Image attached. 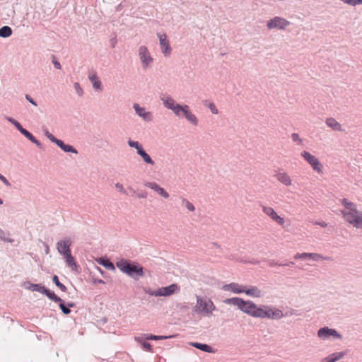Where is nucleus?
I'll use <instances>...</instances> for the list:
<instances>
[{"label": "nucleus", "mask_w": 362, "mask_h": 362, "mask_svg": "<svg viewBox=\"0 0 362 362\" xmlns=\"http://www.w3.org/2000/svg\"><path fill=\"white\" fill-rule=\"evenodd\" d=\"M341 204L344 209L340 211L344 221L356 228H362V211L347 199H343Z\"/></svg>", "instance_id": "1"}, {"label": "nucleus", "mask_w": 362, "mask_h": 362, "mask_svg": "<svg viewBox=\"0 0 362 362\" xmlns=\"http://www.w3.org/2000/svg\"><path fill=\"white\" fill-rule=\"evenodd\" d=\"M325 123L333 131H335V132L344 131L341 124L332 117L327 118L325 121Z\"/></svg>", "instance_id": "18"}, {"label": "nucleus", "mask_w": 362, "mask_h": 362, "mask_svg": "<svg viewBox=\"0 0 362 362\" xmlns=\"http://www.w3.org/2000/svg\"><path fill=\"white\" fill-rule=\"evenodd\" d=\"M116 265L123 273L133 278L144 275L143 267L137 263L121 259L116 263Z\"/></svg>", "instance_id": "4"}, {"label": "nucleus", "mask_w": 362, "mask_h": 362, "mask_svg": "<svg viewBox=\"0 0 362 362\" xmlns=\"http://www.w3.org/2000/svg\"><path fill=\"white\" fill-rule=\"evenodd\" d=\"M8 121H9L10 122H11L13 125H15V127H16L18 130H20V129L22 127V126L21 125V124H20L18 122H17L16 120H15L14 119H13V118H8Z\"/></svg>", "instance_id": "45"}, {"label": "nucleus", "mask_w": 362, "mask_h": 362, "mask_svg": "<svg viewBox=\"0 0 362 362\" xmlns=\"http://www.w3.org/2000/svg\"><path fill=\"white\" fill-rule=\"evenodd\" d=\"M3 204V201L0 199V205Z\"/></svg>", "instance_id": "58"}, {"label": "nucleus", "mask_w": 362, "mask_h": 362, "mask_svg": "<svg viewBox=\"0 0 362 362\" xmlns=\"http://www.w3.org/2000/svg\"><path fill=\"white\" fill-rule=\"evenodd\" d=\"M45 135L52 142L55 143L57 145V142L59 141V139H56L51 133L48 131H46Z\"/></svg>", "instance_id": "40"}, {"label": "nucleus", "mask_w": 362, "mask_h": 362, "mask_svg": "<svg viewBox=\"0 0 362 362\" xmlns=\"http://www.w3.org/2000/svg\"><path fill=\"white\" fill-rule=\"evenodd\" d=\"M145 186L152 189L155 192H156L159 195L165 199L169 198L170 195L168 192L160 185H158L156 182H147L145 184Z\"/></svg>", "instance_id": "13"}, {"label": "nucleus", "mask_w": 362, "mask_h": 362, "mask_svg": "<svg viewBox=\"0 0 362 362\" xmlns=\"http://www.w3.org/2000/svg\"><path fill=\"white\" fill-rule=\"evenodd\" d=\"M345 356V353L343 351L341 352H334L327 357L323 358L322 362H336L341 358H343Z\"/></svg>", "instance_id": "21"}, {"label": "nucleus", "mask_w": 362, "mask_h": 362, "mask_svg": "<svg viewBox=\"0 0 362 362\" xmlns=\"http://www.w3.org/2000/svg\"><path fill=\"white\" fill-rule=\"evenodd\" d=\"M342 1L351 6L362 4V0H342Z\"/></svg>", "instance_id": "38"}, {"label": "nucleus", "mask_w": 362, "mask_h": 362, "mask_svg": "<svg viewBox=\"0 0 362 362\" xmlns=\"http://www.w3.org/2000/svg\"><path fill=\"white\" fill-rule=\"evenodd\" d=\"M318 337L323 340H341L342 336L335 329L324 327L318 330Z\"/></svg>", "instance_id": "7"}, {"label": "nucleus", "mask_w": 362, "mask_h": 362, "mask_svg": "<svg viewBox=\"0 0 362 362\" xmlns=\"http://www.w3.org/2000/svg\"><path fill=\"white\" fill-rule=\"evenodd\" d=\"M245 286L239 285L237 283H230L223 286L224 291H231L234 293H242L244 292Z\"/></svg>", "instance_id": "16"}, {"label": "nucleus", "mask_w": 362, "mask_h": 362, "mask_svg": "<svg viewBox=\"0 0 362 362\" xmlns=\"http://www.w3.org/2000/svg\"><path fill=\"white\" fill-rule=\"evenodd\" d=\"M291 138L294 142H298V144L302 143V140L300 139L299 135L296 133H293L291 134Z\"/></svg>", "instance_id": "44"}, {"label": "nucleus", "mask_w": 362, "mask_h": 362, "mask_svg": "<svg viewBox=\"0 0 362 362\" xmlns=\"http://www.w3.org/2000/svg\"><path fill=\"white\" fill-rule=\"evenodd\" d=\"M57 146H59L65 152H72L77 153V151L73 146L64 144L62 140L57 142Z\"/></svg>", "instance_id": "25"}, {"label": "nucleus", "mask_w": 362, "mask_h": 362, "mask_svg": "<svg viewBox=\"0 0 362 362\" xmlns=\"http://www.w3.org/2000/svg\"><path fill=\"white\" fill-rule=\"evenodd\" d=\"M26 98L27 100H28L31 103H33V105H36V103L33 101V100L32 98H30L29 96H26Z\"/></svg>", "instance_id": "52"}, {"label": "nucleus", "mask_w": 362, "mask_h": 362, "mask_svg": "<svg viewBox=\"0 0 362 362\" xmlns=\"http://www.w3.org/2000/svg\"><path fill=\"white\" fill-rule=\"evenodd\" d=\"M31 133H30L29 132H28L27 135H25V136L28 139L29 136H30Z\"/></svg>", "instance_id": "55"}, {"label": "nucleus", "mask_w": 362, "mask_h": 362, "mask_svg": "<svg viewBox=\"0 0 362 362\" xmlns=\"http://www.w3.org/2000/svg\"><path fill=\"white\" fill-rule=\"evenodd\" d=\"M19 131H20V132H21L22 134H23L24 136L27 135V134H28V131H27L25 129H24V128H23V127H21V128L20 129V130H19Z\"/></svg>", "instance_id": "50"}, {"label": "nucleus", "mask_w": 362, "mask_h": 362, "mask_svg": "<svg viewBox=\"0 0 362 362\" xmlns=\"http://www.w3.org/2000/svg\"><path fill=\"white\" fill-rule=\"evenodd\" d=\"M144 291L148 296L159 297L158 288L153 290L152 288H148L144 289Z\"/></svg>", "instance_id": "36"}, {"label": "nucleus", "mask_w": 362, "mask_h": 362, "mask_svg": "<svg viewBox=\"0 0 362 362\" xmlns=\"http://www.w3.org/2000/svg\"><path fill=\"white\" fill-rule=\"evenodd\" d=\"M49 299L54 302H62V299L58 297L54 292L45 288L44 293Z\"/></svg>", "instance_id": "26"}, {"label": "nucleus", "mask_w": 362, "mask_h": 362, "mask_svg": "<svg viewBox=\"0 0 362 362\" xmlns=\"http://www.w3.org/2000/svg\"><path fill=\"white\" fill-rule=\"evenodd\" d=\"M277 180L285 186H291L292 185V180L290 175L285 172H279L275 175Z\"/></svg>", "instance_id": "15"}, {"label": "nucleus", "mask_w": 362, "mask_h": 362, "mask_svg": "<svg viewBox=\"0 0 362 362\" xmlns=\"http://www.w3.org/2000/svg\"><path fill=\"white\" fill-rule=\"evenodd\" d=\"M191 345L193 346L194 347H196V348H197L200 350H202L204 351H206V352H209V353L213 352L212 348L207 344L194 342V343H192Z\"/></svg>", "instance_id": "27"}, {"label": "nucleus", "mask_w": 362, "mask_h": 362, "mask_svg": "<svg viewBox=\"0 0 362 362\" xmlns=\"http://www.w3.org/2000/svg\"><path fill=\"white\" fill-rule=\"evenodd\" d=\"M204 105L208 107L213 114H218V110L213 103H210L207 100L204 102Z\"/></svg>", "instance_id": "35"}, {"label": "nucleus", "mask_w": 362, "mask_h": 362, "mask_svg": "<svg viewBox=\"0 0 362 362\" xmlns=\"http://www.w3.org/2000/svg\"><path fill=\"white\" fill-rule=\"evenodd\" d=\"M215 310L216 306L210 299L197 298V303L194 308L195 313L204 316H210Z\"/></svg>", "instance_id": "5"}, {"label": "nucleus", "mask_w": 362, "mask_h": 362, "mask_svg": "<svg viewBox=\"0 0 362 362\" xmlns=\"http://www.w3.org/2000/svg\"><path fill=\"white\" fill-rule=\"evenodd\" d=\"M134 108L136 114H138L144 119L147 121H151L152 119L151 113L150 112H146L144 107H141L138 104H134Z\"/></svg>", "instance_id": "17"}, {"label": "nucleus", "mask_w": 362, "mask_h": 362, "mask_svg": "<svg viewBox=\"0 0 362 362\" xmlns=\"http://www.w3.org/2000/svg\"><path fill=\"white\" fill-rule=\"evenodd\" d=\"M53 282L56 284V286L62 291L65 292L66 291V287L59 282V278L57 276L54 275L52 278Z\"/></svg>", "instance_id": "32"}, {"label": "nucleus", "mask_w": 362, "mask_h": 362, "mask_svg": "<svg viewBox=\"0 0 362 362\" xmlns=\"http://www.w3.org/2000/svg\"><path fill=\"white\" fill-rule=\"evenodd\" d=\"M243 293L253 298H259L262 296V291L257 286H251L248 288L245 286Z\"/></svg>", "instance_id": "20"}, {"label": "nucleus", "mask_w": 362, "mask_h": 362, "mask_svg": "<svg viewBox=\"0 0 362 362\" xmlns=\"http://www.w3.org/2000/svg\"><path fill=\"white\" fill-rule=\"evenodd\" d=\"M67 305L69 308H72L74 306V304L73 303H68Z\"/></svg>", "instance_id": "54"}, {"label": "nucleus", "mask_w": 362, "mask_h": 362, "mask_svg": "<svg viewBox=\"0 0 362 362\" xmlns=\"http://www.w3.org/2000/svg\"><path fill=\"white\" fill-rule=\"evenodd\" d=\"M180 286L176 284L158 288L159 297H168L180 291Z\"/></svg>", "instance_id": "9"}, {"label": "nucleus", "mask_w": 362, "mask_h": 362, "mask_svg": "<svg viewBox=\"0 0 362 362\" xmlns=\"http://www.w3.org/2000/svg\"><path fill=\"white\" fill-rule=\"evenodd\" d=\"M64 258L69 267H71L73 269H75L77 267L75 259L71 255V253L64 257Z\"/></svg>", "instance_id": "29"}, {"label": "nucleus", "mask_w": 362, "mask_h": 362, "mask_svg": "<svg viewBox=\"0 0 362 362\" xmlns=\"http://www.w3.org/2000/svg\"><path fill=\"white\" fill-rule=\"evenodd\" d=\"M317 258H318V259H320H320H325V258H324L323 257H321V256H320V255H318V256H317Z\"/></svg>", "instance_id": "57"}, {"label": "nucleus", "mask_w": 362, "mask_h": 362, "mask_svg": "<svg viewBox=\"0 0 362 362\" xmlns=\"http://www.w3.org/2000/svg\"><path fill=\"white\" fill-rule=\"evenodd\" d=\"M262 210L264 213L270 217L274 221L276 222L281 226L284 224V219L279 216L272 207L263 206Z\"/></svg>", "instance_id": "12"}, {"label": "nucleus", "mask_w": 362, "mask_h": 362, "mask_svg": "<svg viewBox=\"0 0 362 362\" xmlns=\"http://www.w3.org/2000/svg\"><path fill=\"white\" fill-rule=\"evenodd\" d=\"M115 187L116 189L120 192L121 193H123V194H125L126 193V191L123 187V185L119 182L116 183L115 184Z\"/></svg>", "instance_id": "46"}, {"label": "nucleus", "mask_w": 362, "mask_h": 362, "mask_svg": "<svg viewBox=\"0 0 362 362\" xmlns=\"http://www.w3.org/2000/svg\"><path fill=\"white\" fill-rule=\"evenodd\" d=\"M45 135L52 142L55 143L57 145V142L59 141V139H56L51 133L48 131H46Z\"/></svg>", "instance_id": "41"}, {"label": "nucleus", "mask_w": 362, "mask_h": 362, "mask_svg": "<svg viewBox=\"0 0 362 362\" xmlns=\"http://www.w3.org/2000/svg\"><path fill=\"white\" fill-rule=\"evenodd\" d=\"M28 288L33 291H38L43 293L45 288L40 284H30Z\"/></svg>", "instance_id": "31"}, {"label": "nucleus", "mask_w": 362, "mask_h": 362, "mask_svg": "<svg viewBox=\"0 0 362 362\" xmlns=\"http://www.w3.org/2000/svg\"><path fill=\"white\" fill-rule=\"evenodd\" d=\"M159 38V42L162 53L165 57H169L172 52V48L170 45L169 40H168L167 35L165 33L158 34Z\"/></svg>", "instance_id": "8"}, {"label": "nucleus", "mask_w": 362, "mask_h": 362, "mask_svg": "<svg viewBox=\"0 0 362 362\" xmlns=\"http://www.w3.org/2000/svg\"><path fill=\"white\" fill-rule=\"evenodd\" d=\"M226 304L237 306L242 312L252 317H258L259 307L251 300H244L238 297L228 298L223 300Z\"/></svg>", "instance_id": "3"}, {"label": "nucleus", "mask_w": 362, "mask_h": 362, "mask_svg": "<svg viewBox=\"0 0 362 362\" xmlns=\"http://www.w3.org/2000/svg\"><path fill=\"white\" fill-rule=\"evenodd\" d=\"M97 262L99 264L103 265V267H105L106 269H107L109 270H114L115 269L114 264L110 260H108L107 259L99 258V259H97Z\"/></svg>", "instance_id": "24"}, {"label": "nucleus", "mask_w": 362, "mask_h": 362, "mask_svg": "<svg viewBox=\"0 0 362 362\" xmlns=\"http://www.w3.org/2000/svg\"><path fill=\"white\" fill-rule=\"evenodd\" d=\"M320 165H320V163L318 162V168H317L318 173L320 171Z\"/></svg>", "instance_id": "56"}, {"label": "nucleus", "mask_w": 362, "mask_h": 362, "mask_svg": "<svg viewBox=\"0 0 362 362\" xmlns=\"http://www.w3.org/2000/svg\"><path fill=\"white\" fill-rule=\"evenodd\" d=\"M12 34V30L8 26H4L0 28V36L3 37H9Z\"/></svg>", "instance_id": "30"}, {"label": "nucleus", "mask_w": 362, "mask_h": 362, "mask_svg": "<svg viewBox=\"0 0 362 362\" xmlns=\"http://www.w3.org/2000/svg\"><path fill=\"white\" fill-rule=\"evenodd\" d=\"M0 180H1L6 186L11 185L8 180L2 175H0Z\"/></svg>", "instance_id": "49"}, {"label": "nucleus", "mask_w": 362, "mask_h": 362, "mask_svg": "<svg viewBox=\"0 0 362 362\" xmlns=\"http://www.w3.org/2000/svg\"><path fill=\"white\" fill-rule=\"evenodd\" d=\"M316 255L315 253H297L294 255V259L296 260L300 259L303 261H315Z\"/></svg>", "instance_id": "19"}, {"label": "nucleus", "mask_w": 362, "mask_h": 362, "mask_svg": "<svg viewBox=\"0 0 362 362\" xmlns=\"http://www.w3.org/2000/svg\"><path fill=\"white\" fill-rule=\"evenodd\" d=\"M74 88H75V89H76V92L78 93V94L79 95H82V93H83V90H82V88H81V86H80V85H79V83H74Z\"/></svg>", "instance_id": "48"}, {"label": "nucleus", "mask_w": 362, "mask_h": 362, "mask_svg": "<svg viewBox=\"0 0 362 362\" xmlns=\"http://www.w3.org/2000/svg\"><path fill=\"white\" fill-rule=\"evenodd\" d=\"M135 340L138 342H141V337H135Z\"/></svg>", "instance_id": "53"}, {"label": "nucleus", "mask_w": 362, "mask_h": 362, "mask_svg": "<svg viewBox=\"0 0 362 362\" xmlns=\"http://www.w3.org/2000/svg\"><path fill=\"white\" fill-rule=\"evenodd\" d=\"M138 154L141 156L144 160L148 164L154 165V161L151 159L148 153H146L144 149L139 151Z\"/></svg>", "instance_id": "28"}, {"label": "nucleus", "mask_w": 362, "mask_h": 362, "mask_svg": "<svg viewBox=\"0 0 362 362\" xmlns=\"http://www.w3.org/2000/svg\"><path fill=\"white\" fill-rule=\"evenodd\" d=\"M289 25V22L284 18L280 17H275L267 23L269 29L280 28L284 29Z\"/></svg>", "instance_id": "11"}, {"label": "nucleus", "mask_w": 362, "mask_h": 362, "mask_svg": "<svg viewBox=\"0 0 362 362\" xmlns=\"http://www.w3.org/2000/svg\"><path fill=\"white\" fill-rule=\"evenodd\" d=\"M142 347L148 351H152V346L149 343L142 342Z\"/></svg>", "instance_id": "47"}, {"label": "nucleus", "mask_w": 362, "mask_h": 362, "mask_svg": "<svg viewBox=\"0 0 362 362\" xmlns=\"http://www.w3.org/2000/svg\"><path fill=\"white\" fill-rule=\"evenodd\" d=\"M170 337H171L148 334V335H146L144 338L147 340H161V339H165L170 338Z\"/></svg>", "instance_id": "33"}, {"label": "nucleus", "mask_w": 362, "mask_h": 362, "mask_svg": "<svg viewBox=\"0 0 362 362\" xmlns=\"http://www.w3.org/2000/svg\"><path fill=\"white\" fill-rule=\"evenodd\" d=\"M89 79L91 81V83H93V86L95 90H100L102 89L101 82L96 74H95V73L90 74L89 75Z\"/></svg>", "instance_id": "23"}, {"label": "nucleus", "mask_w": 362, "mask_h": 362, "mask_svg": "<svg viewBox=\"0 0 362 362\" xmlns=\"http://www.w3.org/2000/svg\"><path fill=\"white\" fill-rule=\"evenodd\" d=\"M302 156L312 165L314 170H317V159L314 156L307 151H303L302 153Z\"/></svg>", "instance_id": "22"}, {"label": "nucleus", "mask_w": 362, "mask_h": 362, "mask_svg": "<svg viewBox=\"0 0 362 362\" xmlns=\"http://www.w3.org/2000/svg\"><path fill=\"white\" fill-rule=\"evenodd\" d=\"M182 203L189 211H194L195 210V207L193 204L189 202L187 199H182Z\"/></svg>", "instance_id": "34"}, {"label": "nucleus", "mask_w": 362, "mask_h": 362, "mask_svg": "<svg viewBox=\"0 0 362 362\" xmlns=\"http://www.w3.org/2000/svg\"><path fill=\"white\" fill-rule=\"evenodd\" d=\"M284 316L283 312L276 308L269 305L259 307V312L258 317L259 318H270L273 320H279Z\"/></svg>", "instance_id": "6"}, {"label": "nucleus", "mask_w": 362, "mask_h": 362, "mask_svg": "<svg viewBox=\"0 0 362 362\" xmlns=\"http://www.w3.org/2000/svg\"><path fill=\"white\" fill-rule=\"evenodd\" d=\"M29 139L31 142L34 143L35 144H36L37 146L39 147H42V145H41V143L37 140L33 136V134H31L30 136H29V138L28 139Z\"/></svg>", "instance_id": "43"}, {"label": "nucleus", "mask_w": 362, "mask_h": 362, "mask_svg": "<svg viewBox=\"0 0 362 362\" xmlns=\"http://www.w3.org/2000/svg\"><path fill=\"white\" fill-rule=\"evenodd\" d=\"M59 307L62 309L63 313L65 315H69L71 313V310L69 308L65 306L63 300H62V302H59Z\"/></svg>", "instance_id": "39"}, {"label": "nucleus", "mask_w": 362, "mask_h": 362, "mask_svg": "<svg viewBox=\"0 0 362 362\" xmlns=\"http://www.w3.org/2000/svg\"><path fill=\"white\" fill-rule=\"evenodd\" d=\"M54 66L57 69H61V65H60V63L58 62H54Z\"/></svg>", "instance_id": "51"}, {"label": "nucleus", "mask_w": 362, "mask_h": 362, "mask_svg": "<svg viewBox=\"0 0 362 362\" xmlns=\"http://www.w3.org/2000/svg\"><path fill=\"white\" fill-rule=\"evenodd\" d=\"M160 99L163 101L165 107L171 110L175 115L180 116L182 113L189 122L195 126L197 125L198 119L197 117L190 111L189 107L188 105H180L170 96L163 95Z\"/></svg>", "instance_id": "2"}, {"label": "nucleus", "mask_w": 362, "mask_h": 362, "mask_svg": "<svg viewBox=\"0 0 362 362\" xmlns=\"http://www.w3.org/2000/svg\"><path fill=\"white\" fill-rule=\"evenodd\" d=\"M139 55L144 68L148 67L152 63L153 58L151 57V54L146 47H140Z\"/></svg>", "instance_id": "10"}, {"label": "nucleus", "mask_w": 362, "mask_h": 362, "mask_svg": "<svg viewBox=\"0 0 362 362\" xmlns=\"http://www.w3.org/2000/svg\"><path fill=\"white\" fill-rule=\"evenodd\" d=\"M45 135L52 142L55 143L57 145V142L59 141V139H56L51 133L48 131H46Z\"/></svg>", "instance_id": "42"}, {"label": "nucleus", "mask_w": 362, "mask_h": 362, "mask_svg": "<svg viewBox=\"0 0 362 362\" xmlns=\"http://www.w3.org/2000/svg\"><path fill=\"white\" fill-rule=\"evenodd\" d=\"M70 240H61L57 243V250L64 257L71 254Z\"/></svg>", "instance_id": "14"}, {"label": "nucleus", "mask_w": 362, "mask_h": 362, "mask_svg": "<svg viewBox=\"0 0 362 362\" xmlns=\"http://www.w3.org/2000/svg\"><path fill=\"white\" fill-rule=\"evenodd\" d=\"M128 144L131 147L135 148L137 150V153H139V151H141L143 149L141 145L138 141H134L129 140L128 141Z\"/></svg>", "instance_id": "37"}]
</instances>
